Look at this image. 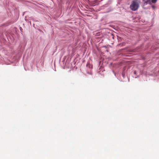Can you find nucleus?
<instances>
[{
  "label": "nucleus",
  "instance_id": "nucleus-1",
  "mask_svg": "<svg viewBox=\"0 0 159 159\" xmlns=\"http://www.w3.org/2000/svg\"><path fill=\"white\" fill-rule=\"evenodd\" d=\"M139 6V3L137 0H134L132 1L130 6V8L132 11H135L138 9Z\"/></svg>",
  "mask_w": 159,
  "mask_h": 159
},
{
  "label": "nucleus",
  "instance_id": "nucleus-2",
  "mask_svg": "<svg viewBox=\"0 0 159 159\" xmlns=\"http://www.w3.org/2000/svg\"><path fill=\"white\" fill-rule=\"evenodd\" d=\"M143 2H144V3L146 4H151V0H143Z\"/></svg>",
  "mask_w": 159,
  "mask_h": 159
},
{
  "label": "nucleus",
  "instance_id": "nucleus-3",
  "mask_svg": "<svg viewBox=\"0 0 159 159\" xmlns=\"http://www.w3.org/2000/svg\"><path fill=\"white\" fill-rule=\"evenodd\" d=\"M151 3H155L156 2L157 0H151Z\"/></svg>",
  "mask_w": 159,
  "mask_h": 159
}]
</instances>
